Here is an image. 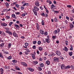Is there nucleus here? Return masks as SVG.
<instances>
[{"label": "nucleus", "mask_w": 74, "mask_h": 74, "mask_svg": "<svg viewBox=\"0 0 74 74\" xmlns=\"http://www.w3.org/2000/svg\"><path fill=\"white\" fill-rule=\"evenodd\" d=\"M71 67L72 70H74V66H73V65H71Z\"/></svg>", "instance_id": "6e6d98bb"}, {"label": "nucleus", "mask_w": 74, "mask_h": 74, "mask_svg": "<svg viewBox=\"0 0 74 74\" xmlns=\"http://www.w3.org/2000/svg\"><path fill=\"white\" fill-rule=\"evenodd\" d=\"M32 43L33 44H36L37 43V41H34Z\"/></svg>", "instance_id": "603ef678"}, {"label": "nucleus", "mask_w": 74, "mask_h": 74, "mask_svg": "<svg viewBox=\"0 0 74 74\" xmlns=\"http://www.w3.org/2000/svg\"><path fill=\"white\" fill-rule=\"evenodd\" d=\"M21 63V65L24 66H25V67H27V64L25 62H22Z\"/></svg>", "instance_id": "9b49d317"}, {"label": "nucleus", "mask_w": 74, "mask_h": 74, "mask_svg": "<svg viewBox=\"0 0 74 74\" xmlns=\"http://www.w3.org/2000/svg\"><path fill=\"white\" fill-rule=\"evenodd\" d=\"M5 18L6 19H9L10 18V16H6Z\"/></svg>", "instance_id": "c03bdc74"}, {"label": "nucleus", "mask_w": 74, "mask_h": 74, "mask_svg": "<svg viewBox=\"0 0 74 74\" xmlns=\"http://www.w3.org/2000/svg\"><path fill=\"white\" fill-rule=\"evenodd\" d=\"M45 42H47V43H49V39H48V38H45Z\"/></svg>", "instance_id": "2eb2a0df"}, {"label": "nucleus", "mask_w": 74, "mask_h": 74, "mask_svg": "<svg viewBox=\"0 0 74 74\" xmlns=\"http://www.w3.org/2000/svg\"><path fill=\"white\" fill-rule=\"evenodd\" d=\"M2 35L3 37H4V36H5V33L3 32L2 34Z\"/></svg>", "instance_id": "3c124183"}, {"label": "nucleus", "mask_w": 74, "mask_h": 74, "mask_svg": "<svg viewBox=\"0 0 74 74\" xmlns=\"http://www.w3.org/2000/svg\"><path fill=\"white\" fill-rule=\"evenodd\" d=\"M4 43H2L1 44V47H4Z\"/></svg>", "instance_id": "4d7b16f0"}, {"label": "nucleus", "mask_w": 74, "mask_h": 74, "mask_svg": "<svg viewBox=\"0 0 74 74\" xmlns=\"http://www.w3.org/2000/svg\"><path fill=\"white\" fill-rule=\"evenodd\" d=\"M38 49L40 51H42V48L41 47H39Z\"/></svg>", "instance_id": "c85d7f7f"}, {"label": "nucleus", "mask_w": 74, "mask_h": 74, "mask_svg": "<svg viewBox=\"0 0 74 74\" xmlns=\"http://www.w3.org/2000/svg\"><path fill=\"white\" fill-rule=\"evenodd\" d=\"M70 20L71 21H74V18L72 17H70Z\"/></svg>", "instance_id": "37998d69"}, {"label": "nucleus", "mask_w": 74, "mask_h": 74, "mask_svg": "<svg viewBox=\"0 0 74 74\" xmlns=\"http://www.w3.org/2000/svg\"><path fill=\"white\" fill-rule=\"evenodd\" d=\"M24 55H27L29 54V53L27 51H26L25 52L23 53Z\"/></svg>", "instance_id": "cd10ccee"}, {"label": "nucleus", "mask_w": 74, "mask_h": 74, "mask_svg": "<svg viewBox=\"0 0 74 74\" xmlns=\"http://www.w3.org/2000/svg\"><path fill=\"white\" fill-rule=\"evenodd\" d=\"M32 63L34 65H36L38 63V62L37 61H33L32 62Z\"/></svg>", "instance_id": "9d476101"}, {"label": "nucleus", "mask_w": 74, "mask_h": 74, "mask_svg": "<svg viewBox=\"0 0 74 74\" xmlns=\"http://www.w3.org/2000/svg\"><path fill=\"white\" fill-rule=\"evenodd\" d=\"M5 30H7L6 31H9V29H9V28H8V27L7 28V27H5Z\"/></svg>", "instance_id": "5fc2aeb1"}, {"label": "nucleus", "mask_w": 74, "mask_h": 74, "mask_svg": "<svg viewBox=\"0 0 74 74\" xmlns=\"http://www.w3.org/2000/svg\"><path fill=\"white\" fill-rule=\"evenodd\" d=\"M56 53L58 56H60L61 55V53L60 51L57 50L56 51Z\"/></svg>", "instance_id": "423d86ee"}, {"label": "nucleus", "mask_w": 74, "mask_h": 74, "mask_svg": "<svg viewBox=\"0 0 74 74\" xmlns=\"http://www.w3.org/2000/svg\"><path fill=\"white\" fill-rule=\"evenodd\" d=\"M12 23H13L12 22H10L9 24V26H11L12 25Z\"/></svg>", "instance_id": "de8ad7c7"}, {"label": "nucleus", "mask_w": 74, "mask_h": 74, "mask_svg": "<svg viewBox=\"0 0 74 74\" xmlns=\"http://www.w3.org/2000/svg\"><path fill=\"white\" fill-rule=\"evenodd\" d=\"M35 5H36V6H37L38 7V6L39 5V2L38 1L36 2L35 3Z\"/></svg>", "instance_id": "bb28decb"}, {"label": "nucleus", "mask_w": 74, "mask_h": 74, "mask_svg": "<svg viewBox=\"0 0 74 74\" xmlns=\"http://www.w3.org/2000/svg\"><path fill=\"white\" fill-rule=\"evenodd\" d=\"M54 12L55 13V14H58V13L59 12V11H54Z\"/></svg>", "instance_id": "09e8293b"}, {"label": "nucleus", "mask_w": 74, "mask_h": 74, "mask_svg": "<svg viewBox=\"0 0 74 74\" xmlns=\"http://www.w3.org/2000/svg\"><path fill=\"white\" fill-rule=\"evenodd\" d=\"M51 56H55V54L53 53H51Z\"/></svg>", "instance_id": "338daca9"}, {"label": "nucleus", "mask_w": 74, "mask_h": 74, "mask_svg": "<svg viewBox=\"0 0 74 74\" xmlns=\"http://www.w3.org/2000/svg\"><path fill=\"white\" fill-rule=\"evenodd\" d=\"M25 45L26 46H23V48H27V46L29 45V44H28V43H27V42H25Z\"/></svg>", "instance_id": "6e6552de"}, {"label": "nucleus", "mask_w": 74, "mask_h": 74, "mask_svg": "<svg viewBox=\"0 0 74 74\" xmlns=\"http://www.w3.org/2000/svg\"><path fill=\"white\" fill-rule=\"evenodd\" d=\"M14 25L15 27H16L15 29H19V25L16 24H15Z\"/></svg>", "instance_id": "f3484780"}, {"label": "nucleus", "mask_w": 74, "mask_h": 74, "mask_svg": "<svg viewBox=\"0 0 74 74\" xmlns=\"http://www.w3.org/2000/svg\"><path fill=\"white\" fill-rule=\"evenodd\" d=\"M33 12L34 14L36 16H37V11H38V10H33Z\"/></svg>", "instance_id": "7ed1b4c3"}, {"label": "nucleus", "mask_w": 74, "mask_h": 74, "mask_svg": "<svg viewBox=\"0 0 74 74\" xmlns=\"http://www.w3.org/2000/svg\"><path fill=\"white\" fill-rule=\"evenodd\" d=\"M12 58V56H10L7 58V59L9 60L11 59Z\"/></svg>", "instance_id": "49530a36"}, {"label": "nucleus", "mask_w": 74, "mask_h": 74, "mask_svg": "<svg viewBox=\"0 0 74 74\" xmlns=\"http://www.w3.org/2000/svg\"><path fill=\"white\" fill-rule=\"evenodd\" d=\"M10 11V10H3V11H2V12L4 11Z\"/></svg>", "instance_id": "79ce46f5"}, {"label": "nucleus", "mask_w": 74, "mask_h": 74, "mask_svg": "<svg viewBox=\"0 0 74 74\" xmlns=\"http://www.w3.org/2000/svg\"><path fill=\"white\" fill-rule=\"evenodd\" d=\"M38 45H40L41 44V41L39 40L37 42Z\"/></svg>", "instance_id": "a878e982"}, {"label": "nucleus", "mask_w": 74, "mask_h": 74, "mask_svg": "<svg viewBox=\"0 0 74 74\" xmlns=\"http://www.w3.org/2000/svg\"><path fill=\"white\" fill-rule=\"evenodd\" d=\"M56 37V36H52V38H53L54 40H55V39H56V38H57Z\"/></svg>", "instance_id": "f704fd0d"}, {"label": "nucleus", "mask_w": 74, "mask_h": 74, "mask_svg": "<svg viewBox=\"0 0 74 74\" xmlns=\"http://www.w3.org/2000/svg\"><path fill=\"white\" fill-rule=\"evenodd\" d=\"M13 36L15 37H18V35L15 33V32L14 31L13 33Z\"/></svg>", "instance_id": "39448f33"}, {"label": "nucleus", "mask_w": 74, "mask_h": 74, "mask_svg": "<svg viewBox=\"0 0 74 74\" xmlns=\"http://www.w3.org/2000/svg\"><path fill=\"white\" fill-rule=\"evenodd\" d=\"M61 70H64L66 69V66L64 65V64H62L61 66Z\"/></svg>", "instance_id": "20e7f679"}, {"label": "nucleus", "mask_w": 74, "mask_h": 74, "mask_svg": "<svg viewBox=\"0 0 74 74\" xmlns=\"http://www.w3.org/2000/svg\"><path fill=\"white\" fill-rule=\"evenodd\" d=\"M12 18H14L15 19H17V18H16V17L15 15V14H12Z\"/></svg>", "instance_id": "412c9836"}, {"label": "nucleus", "mask_w": 74, "mask_h": 74, "mask_svg": "<svg viewBox=\"0 0 74 74\" xmlns=\"http://www.w3.org/2000/svg\"><path fill=\"white\" fill-rule=\"evenodd\" d=\"M36 53L35 52H34L32 54V56L33 59H36V58H35V56H36Z\"/></svg>", "instance_id": "f03ea898"}, {"label": "nucleus", "mask_w": 74, "mask_h": 74, "mask_svg": "<svg viewBox=\"0 0 74 74\" xmlns=\"http://www.w3.org/2000/svg\"><path fill=\"white\" fill-rule=\"evenodd\" d=\"M50 63H51V62L49 60H47L46 62V64H47V65H49Z\"/></svg>", "instance_id": "4be33fe9"}, {"label": "nucleus", "mask_w": 74, "mask_h": 74, "mask_svg": "<svg viewBox=\"0 0 74 74\" xmlns=\"http://www.w3.org/2000/svg\"><path fill=\"white\" fill-rule=\"evenodd\" d=\"M36 28L38 30H39V29H40V27L39 26V24H38V23H36Z\"/></svg>", "instance_id": "ddd939ff"}, {"label": "nucleus", "mask_w": 74, "mask_h": 74, "mask_svg": "<svg viewBox=\"0 0 74 74\" xmlns=\"http://www.w3.org/2000/svg\"><path fill=\"white\" fill-rule=\"evenodd\" d=\"M25 5H29V3H25L23 5V6H25Z\"/></svg>", "instance_id": "8fccbe9b"}, {"label": "nucleus", "mask_w": 74, "mask_h": 74, "mask_svg": "<svg viewBox=\"0 0 74 74\" xmlns=\"http://www.w3.org/2000/svg\"><path fill=\"white\" fill-rule=\"evenodd\" d=\"M66 69H70L71 67V66L70 65H68L66 66Z\"/></svg>", "instance_id": "473e14b6"}, {"label": "nucleus", "mask_w": 74, "mask_h": 74, "mask_svg": "<svg viewBox=\"0 0 74 74\" xmlns=\"http://www.w3.org/2000/svg\"><path fill=\"white\" fill-rule=\"evenodd\" d=\"M15 14L16 15H19L20 14V12H15Z\"/></svg>", "instance_id": "680f3d73"}, {"label": "nucleus", "mask_w": 74, "mask_h": 74, "mask_svg": "<svg viewBox=\"0 0 74 74\" xmlns=\"http://www.w3.org/2000/svg\"><path fill=\"white\" fill-rule=\"evenodd\" d=\"M36 46L34 45L32 47V48L34 49H36Z\"/></svg>", "instance_id": "e2e57ef3"}, {"label": "nucleus", "mask_w": 74, "mask_h": 74, "mask_svg": "<svg viewBox=\"0 0 74 74\" xmlns=\"http://www.w3.org/2000/svg\"><path fill=\"white\" fill-rule=\"evenodd\" d=\"M1 74H3L4 73V69L2 68L0 69Z\"/></svg>", "instance_id": "4468645a"}, {"label": "nucleus", "mask_w": 74, "mask_h": 74, "mask_svg": "<svg viewBox=\"0 0 74 74\" xmlns=\"http://www.w3.org/2000/svg\"><path fill=\"white\" fill-rule=\"evenodd\" d=\"M58 33L57 30H55L54 32V34H56Z\"/></svg>", "instance_id": "ea45409f"}, {"label": "nucleus", "mask_w": 74, "mask_h": 74, "mask_svg": "<svg viewBox=\"0 0 74 74\" xmlns=\"http://www.w3.org/2000/svg\"><path fill=\"white\" fill-rule=\"evenodd\" d=\"M5 5L6 6H7V7H8L9 5V4H8V3H5Z\"/></svg>", "instance_id": "69168bd1"}, {"label": "nucleus", "mask_w": 74, "mask_h": 74, "mask_svg": "<svg viewBox=\"0 0 74 74\" xmlns=\"http://www.w3.org/2000/svg\"><path fill=\"white\" fill-rule=\"evenodd\" d=\"M0 58H4V56H3V53L1 52L0 53Z\"/></svg>", "instance_id": "aec40b11"}, {"label": "nucleus", "mask_w": 74, "mask_h": 74, "mask_svg": "<svg viewBox=\"0 0 74 74\" xmlns=\"http://www.w3.org/2000/svg\"><path fill=\"white\" fill-rule=\"evenodd\" d=\"M1 25L2 26H4V27L7 26V24L4 23H1Z\"/></svg>", "instance_id": "0eeeda50"}, {"label": "nucleus", "mask_w": 74, "mask_h": 74, "mask_svg": "<svg viewBox=\"0 0 74 74\" xmlns=\"http://www.w3.org/2000/svg\"><path fill=\"white\" fill-rule=\"evenodd\" d=\"M40 33L41 34H44V31H43L42 29H40L39 31Z\"/></svg>", "instance_id": "a211bd4d"}, {"label": "nucleus", "mask_w": 74, "mask_h": 74, "mask_svg": "<svg viewBox=\"0 0 74 74\" xmlns=\"http://www.w3.org/2000/svg\"><path fill=\"white\" fill-rule=\"evenodd\" d=\"M54 21L56 22H58V19H57V18H54Z\"/></svg>", "instance_id": "2f4dec72"}, {"label": "nucleus", "mask_w": 74, "mask_h": 74, "mask_svg": "<svg viewBox=\"0 0 74 74\" xmlns=\"http://www.w3.org/2000/svg\"><path fill=\"white\" fill-rule=\"evenodd\" d=\"M12 62H13V63H17V60H12Z\"/></svg>", "instance_id": "7c9ffc66"}, {"label": "nucleus", "mask_w": 74, "mask_h": 74, "mask_svg": "<svg viewBox=\"0 0 74 74\" xmlns=\"http://www.w3.org/2000/svg\"><path fill=\"white\" fill-rule=\"evenodd\" d=\"M40 15L42 16H45V14H44V12H43L42 13H41Z\"/></svg>", "instance_id": "4c0bfd02"}, {"label": "nucleus", "mask_w": 74, "mask_h": 74, "mask_svg": "<svg viewBox=\"0 0 74 74\" xmlns=\"http://www.w3.org/2000/svg\"><path fill=\"white\" fill-rule=\"evenodd\" d=\"M70 47H71V48L70 49V50L73 51V45H72L71 44Z\"/></svg>", "instance_id": "393cba45"}, {"label": "nucleus", "mask_w": 74, "mask_h": 74, "mask_svg": "<svg viewBox=\"0 0 74 74\" xmlns=\"http://www.w3.org/2000/svg\"><path fill=\"white\" fill-rule=\"evenodd\" d=\"M69 24H70V25H69L70 28V29L71 30V29H73V27H74V25H73V24L71 23Z\"/></svg>", "instance_id": "1a4fd4ad"}, {"label": "nucleus", "mask_w": 74, "mask_h": 74, "mask_svg": "<svg viewBox=\"0 0 74 74\" xmlns=\"http://www.w3.org/2000/svg\"><path fill=\"white\" fill-rule=\"evenodd\" d=\"M43 34H44V35H45V36H47V35H48V32H45V33L44 32Z\"/></svg>", "instance_id": "a18cd8bd"}, {"label": "nucleus", "mask_w": 74, "mask_h": 74, "mask_svg": "<svg viewBox=\"0 0 74 74\" xmlns=\"http://www.w3.org/2000/svg\"><path fill=\"white\" fill-rule=\"evenodd\" d=\"M67 7H68V8H71V5H67Z\"/></svg>", "instance_id": "052dcab7"}, {"label": "nucleus", "mask_w": 74, "mask_h": 74, "mask_svg": "<svg viewBox=\"0 0 74 74\" xmlns=\"http://www.w3.org/2000/svg\"><path fill=\"white\" fill-rule=\"evenodd\" d=\"M3 53L4 54H6V55H7V54H9V53H8V51H3Z\"/></svg>", "instance_id": "a19ab883"}, {"label": "nucleus", "mask_w": 74, "mask_h": 74, "mask_svg": "<svg viewBox=\"0 0 74 74\" xmlns=\"http://www.w3.org/2000/svg\"><path fill=\"white\" fill-rule=\"evenodd\" d=\"M40 67H44V64L43 63H41L40 65Z\"/></svg>", "instance_id": "e433bc0d"}, {"label": "nucleus", "mask_w": 74, "mask_h": 74, "mask_svg": "<svg viewBox=\"0 0 74 74\" xmlns=\"http://www.w3.org/2000/svg\"><path fill=\"white\" fill-rule=\"evenodd\" d=\"M39 61H40V62H42V61L43 60V58H39Z\"/></svg>", "instance_id": "58836bf2"}, {"label": "nucleus", "mask_w": 74, "mask_h": 74, "mask_svg": "<svg viewBox=\"0 0 74 74\" xmlns=\"http://www.w3.org/2000/svg\"><path fill=\"white\" fill-rule=\"evenodd\" d=\"M15 5H16V7H17V8H18V7H19V5L18 4H16Z\"/></svg>", "instance_id": "774afa93"}, {"label": "nucleus", "mask_w": 74, "mask_h": 74, "mask_svg": "<svg viewBox=\"0 0 74 74\" xmlns=\"http://www.w3.org/2000/svg\"><path fill=\"white\" fill-rule=\"evenodd\" d=\"M51 7L52 8H53V9H56V8H57L56 6H55V5H54L53 4H52L51 5Z\"/></svg>", "instance_id": "dca6fc26"}, {"label": "nucleus", "mask_w": 74, "mask_h": 74, "mask_svg": "<svg viewBox=\"0 0 74 74\" xmlns=\"http://www.w3.org/2000/svg\"><path fill=\"white\" fill-rule=\"evenodd\" d=\"M34 10H38V7L36 6H35L34 7Z\"/></svg>", "instance_id": "bf43d9fd"}, {"label": "nucleus", "mask_w": 74, "mask_h": 74, "mask_svg": "<svg viewBox=\"0 0 74 74\" xmlns=\"http://www.w3.org/2000/svg\"><path fill=\"white\" fill-rule=\"evenodd\" d=\"M38 70H39V71H41V70H42V68H41V67H39Z\"/></svg>", "instance_id": "864d4df0"}, {"label": "nucleus", "mask_w": 74, "mask_h": 74, "mask_svg": "<svg viewBox=\"0 0 74 74\" xmlns=\"http://www.w3.org/2000/svg\"><path fill=\"white\" fill-rule=\"evenodd\" d=\"M10 70L12 71H15V70L14 69L12 68L10 69Z\"/></svg>", "instance_id": "13d9d810"}, {"label": "nucleus", "mask_w": 74, "mask_h": 74, "mask_svg": "<svg viewBox=\"0 0 74 74\" xmlns=\"http://www.w3.org/2000/svg\"><path fill=\"white\" fill-rule=\"evenodd\" d=\"M69 55L70 56H71L73 55V52L72 51L69 52Z\"/></svg>", "instance_id": "c756f323"}, {"label": "nucleus", "mask_w": 74, "mask_h": 74, "mask_svg": "<svg viewBox=\"0 0 74 74\" xmlns=\"http://www.w3.org/2000/svg\"><path fill=\"white\" fill-rule=\"evenodd\" d=\"M54 61L55 62H59V58L57 57H54L53 58Z\"/></svg>", "instance_id": "f257e3e1"}, {"label": "nucleus", "mask_w": 74, "mask_h": 74, "mask_svg": "<svg viewBox=\"0 0 74 74\" xmlns=\"http://www.w3.org/2000/svg\"><path fill=\"white\" fill-rule=\"evenodd\" d=\"M63 51H65L66 52H67L68 51V49L66 47H65L64 48L62 49Z\"/></svg>", "instance_id": "f8f14e48"}, {"label": "nucleus", "mask_w": 74, "mask_h": 74, "mask_svg": "<svg viewBox=\"0 0 74 74\" xmlns=\"http://www.w3.org/2000/svg\"><path fill=\"white\" fill-rule=\"evenodd\" d=\"M16 69L17 70H20V68L18 66H15Z\"/></svg>", "instance_id": "72a5a7b5"}, {"label": "nucleus", "mask_w": 74, "mask_h": 74, "mask_svg": "<svg viewBox=\"0 0 74 74\" xmlns=\"http://www.w3.org/2000/svg\"><path fill=\"white\" fill-rule=\"evenodd\" d=\"M4 69H10V66H5L4 67Z\"/></svg>", "instance_id": "b1692460"}, {"label": "nucleus", "mask_w": 74, "mask_h": 74, "mask_svg": "<svg viewBox=\"0 0 74 74\" xmlns=\"http://www.w3.org/2000/svg\"><path fill=\"white\" fill-rule=\"evenodd\" d=\"M28 70L30 71H31V72H33L34 71V70L33 69L31 68H28Z\"/></svg>", "instance_id": "6ab92c4d"}, {"label": "nucleus", "mask_w": 74, "mask_h": 74, "mask_svg": "<svg viewBox=\"0 0 74 74\" xmlns=\"http://www.w3.org/2000/svg\"><path fill=\"white\" fill-rule=\"evenodd\" d=\"M8 34H9L10 35H11V36L12 35V33L10 32H9Z\"/></svg>", "instance_id": "0e129e2a"}, {"label": "nucleus", "mask_w": 74, "mask_h": 74, "mask_svg": "<svg viewBox=\"0 0 74 74\" xmlns=\"http://www.w3.org/2000/svg\"><path fill=\"white\" fill-rule=\"evenodd\" d=\"M11 44L10 43H9L8 45V49H10V48H11Z\"/></svg>", "instance_id": "5701e85b"}, {"label": "nucleus", "mask_w": 74, "mask_h": 74, "mask_svg": "<svg viewBox=\"0 0 74 74\" xmlns=\"http://www.w3.org/2000/svg\"><path fill=\"white\" fill-rule=\"evenodd\" d=\"M41 24L42 26H44V20H42V21Z\"/></svg>", "instance_id": "c9c22d12"}]
</instances>
